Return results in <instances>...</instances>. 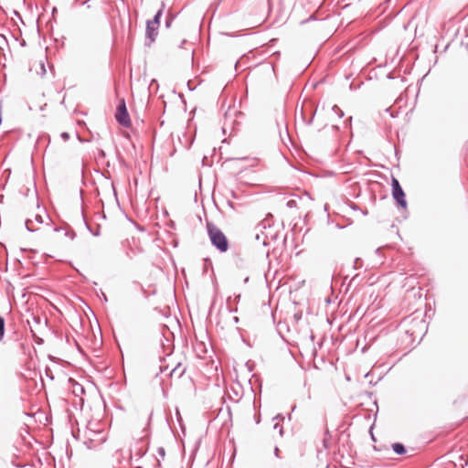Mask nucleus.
Listing matches in <instances>:
<instances>
[{
	"label": "nucleus",
	"instance_id": "obj_1",
	"mask_svg": "<svg viewBox=\"0 0 468 468\" xmlns=\"http://www.w3.org/2000/svg\"><path fill=\"white\" fill-rule=\"evenodd\" d=\"M207 231L212 246L219 252H226L229 250V244L226 235L214 223L207 222Z\"/></svg>",
	"mask_w": 468,
	"mask_h": 468
},
{
	"label": "nucleus",
	"instance_id": "obj_2",
	"mask_svg": "<svg viewBox=\"0 0 468 468\" xmlns=\"http://www.w3.org/2000/svg\"><path fill=\"white\" fill-rule=\"evenodd\" d=\"M115 119L120 125L125 128H129L132 125V121L126 107V102L123 98L119 100L115 112Z\"/></svg>",
	"mask_w": 468,
	"mask_h": 468
},
{
	"label": "nucleus",
	"instance_id": "obj_3",
	"mask_svg": "<svg viewBox=\"0 0 468 468\" xmlns=\"http://www.w3.org/2000/svg\"><path fill=\"white\" fill-rule=\"evenodd\" d=\"M391 194L398 207L406 209L407 200L405 192L401 187L399 180L394 176L391 178Z\"/></svg>",
	"mask_w": 468,
	"mask_h": 468
},
{
	"label": "nucleus",
	"instance_id": "obj_4",
	"mask_svg": "<svg viewBox=\"0 0 468 468\" xmlns=\"http://www.w3.org/2000/svg\"><path fill=\"white\" fill-rule=\"evenodd\" d=\"M267 227H271L270 223L267 221H262L256 227V234H255V239L259 242H261L263 246H268L269 243L267 242L268 235L264 232V229H266Z\"/></svg>",
	"mask_w": 468,
	"mask_h": 468
},
{
	"label": "nucleus",
	"instance_id": "obj_5",
	"mask_svg": "<svg viewBox=\"0 0 468 468\" xmlns=\"http://www.w3.org/2000/svg\"><path fill=\"white\" fill-rule=\"evenodd\" d=\"M158 27L159 26L153 25V23H146L145 37L147 41L145 42V46L150 47L152 43L154 42L158 35Z\"/></svg>",
	"mask_w": 468,
	"mask_h": 468
},
{
	"label": "nucleus",
	"instance_id": "obj_6",
	"mask_svg": "<svg viewBox=\"0 0 468 468\" xmlns=\"http://www.w3.org/2000/svg\"><path fill=\"white\" fill-rule=\"evenodd\" d=\"M34 324H31L36 331L38 330L40 327L47 328L48 327V319L46 317H41L39 315H33L32 316Z\"/></svg>",
	"mask_w": 468,
	"mask_h": 468
},
{
	"label": "nucleus",
	"instance_id": "obj_7",
	"mask_svg": "<svg viewBox=\"0 0 468 468\" xmlns=\"http://www.w3.org/2000/svg\"><path fill=\"white\" fill-rule=\"evenodd\" d=\"M164 9H165V3L162 2L161 8L155 13V15L154 16L153 20H148L146 23H153V25L159 26L160 25V19L162 17Z\"/></svg>",
	"mask_w": 468,
	"mask_h": 468
},
{
	"label": "nucleus",
	"instance_id": "obj_8",
	"mask_svg": "<svg viewBox=\"0 0 468 468\" xmlns=\"http://www.w3.org/2000/svg\"><path fill=\"white\" fill-rule=\"evenodd\" d=\"M393 452L398 455H403L407 452L405 445L401 442H394L391 445Z\"/></svg>",
	"mask_w": 468,
	"mask_h": 468
},
{
	"label": "nucleus",
	"instance_id": "obj_9",
	"mask_svg": "<svg viewBox=\"0 0 468 468\" xmlns=\"http://www.w3.org/2000/svg\"><path fill=\"white\" fill-rule=\"evenodd\" d=\"M61 230H65V236L66 237H69L70 239H75L76 233H75V231L72 229V228L70 226L68 225L66 229H63L61 227H56L54 229V231H56V232H59Z\"/></svg>",
	"mask_w": 468,
	"mask_h": 468
},
{
	"label": "nucleus",
	"instance_id": "obj_10",
	"mask_svg": "<svg viewBox=\"0 0 468 468\" xmlns=\"http://www.w3.org/2000/svg\"><path fill=\"white\" fill-rule=\"evenodd\" d=\"M27 323L29 324V328L32 333V336L34 338L35 343L37 345H42L44 343V340L37 335L36 329L31 325L30 322L27 321Z\"/></svg>",
	"mask_w": 468,
	"mask_h": 468
},
{
	"label": "nucleus",
	"instance_id": "obj_11",
	"mask_svg": "<svg viewBox=\"0 0 468 468\" xmlns=\"http://www.w3.org/2000/svg\"><path fill=\"white\" fill-rule=\"evenodd\" d=\"M82 217H84V214H83V213H82ZM84 218V222H85V226H86L87 229H88V230H89V231H90V232L94 237H98V236H100V234H101V230H100L101 227H100V225H98V226H97V229L93 230V229L90 228V224L85 220V218Z\"/></svg>",
	"mask_w": 468,
	"mask_h": 468
},
{
	"label": "nucleus",
	"instance_id": "obj_12",
	"mask_svg": "<svg viewBox=\"0 0 468 468\" xmlns=\"http://www.w3.org/2000/svg\"><path fill=\"white\" fill-rule=\"evenodd\" d=\"M401 341L402 342L409 341V343L412 345L414 342L413 332H410V330H406L404 333V335L401 336Z\"/></svg>",
	"mask_w": 468,
	"mask_h": 468
},
{
	"label": "nucleus",
	"instance_id": "obj_13",
	"mask_svg": "<svg viewBox=\"0 0 468 468\" xmlns=\"http://www.w3.org/2000/svg\"><path fill=\"white\" fill-rule=\"evenodd\" d=\"M195 348L198 352L199 356H202V354L205 355L207 353V348H206L204 343H202V342L197 344Z\"/></svg>",
	"mask_w": 468,
	"mask_h": 468
},
{
	"label": "nucleus",
	"instance_id": "obj_14",
	"mask_svg": "<svg viewBox=\"0 0 468 468\" xmlns=\"http://www.w3.org/2000/svg\"><path fill=\"white\" fill-rule=\"evenodd\" d=\"M362 281H363V278L360 277V274H356L350 280L349 286H351L353 284L356 285V286L359 285Z\"/></svg>",
	"mask_w": 468,
	"mask_h": 468
},
{
	"label": "nucleus",
	"instance_id": "obj_15",
	"mask_svg": "<svg viewBox=\"0 0 468 468\" xmlns=\"http://www.w3.org/2000/svg\"><path fill=\"white\" fill-rule=\"evenodd\" d=\"M5 319L3 316L0 315V341H2L5 336Z\"/></svg>",
	"mask_w": 468,
	"mask_h": 468
},
{
	"label": "nucleus",
	"instance_id": "obj_16",
	"mask_svg": "<svg viewBox=\"0 0 468 468\" xmlns=\"http://www.w3.org/2000/svg\"><path fill=\"white\" fill-rule=\"evenodd\" d=\"M332 111L338 116V118H342L345 115L344 112L337 105H334L332 107Z\"/></svg>",
	"mask_w": 468,
	"mask_h": 468
},
{
	"label": "nucleus",
	"instance_id": "obj_17",
	"mask_svg": "<svg viewBox=\"0 0 468 468\" xmlns=\"http://www.w3.org/2000/svg\"><path fill=\"white\" fill-rule=\"evenodd\" d=\"M32 223H33V220H32V219H29V218H27V219L25 221L26 229H27L29 232H35V231H36V229L32 227Z\"/></svg>",
	"mask_w": 468,
	"mask_h": 468
},
{
	"label": "nucleus",
	"instance_id": "obj_18",
	"mask_svg": "<svg viewBox=\"0 0 468 468\" xmlns=\"http://www.w3.org/2000/svg\"><path fill=\"white\" fill-rule=\"evenodd\" d=\"M363 266V261L360 258H356L355 261H354V265H353V268L355 270H357V269H360L362 268Z\"/></svg>",
	"mask_w": 468,
	"mask_h": 468
},
{
	"label": "nucleus",
	"instance_id": "obj_19",
	"mask_svg": "<svg viewBox=\"0 0 468 468\" xmlns=\"http://www.w3.org/2000/svg\"><path fill=\"white\" fill-rule=\"evenodd\" d=\"M45 375H46V377H47V378H48L50 380H54V375H53V373H52V371H51L50 367H48V366H47V367H46V368H45Z\"/></svg>",
	"mask_w": 468,
	"mask_h": 468
},
{
	"label": "nucleus",
	"instance_id": "obj_20",
	"mask_svg": "<svg viewBox=\"0 0 468 468\" xmlns=\"http://www.w3.org/2000/svg\"><path fill=\"white\" fill-rule=\"evenodd\" d=\"M106 157V153L102 149H98V154L96 155L97 160L104 159Z\"/></svg>",
	"mask_w": 468,
	"mask_h": 468
},
{
	"label": "nucleus",
	"instance_id": "obj_21",
	"mask_svg": "<svg viewBox=\"0 0 468 468\" xmlns=\"http://www.w3.org/2000/svg\"><path fill=\"white\" fill-rule=\"evenodd\" d=\"M286 207L288 208H293V207H297V201L294 200V199H290L287 201L286 203Z\"/></svg>",
	"mask_w": 468,
	"mask_h": 468
},
{
	"label": "nucleus",
	"instance_id": "obj_22",
	"mask_svg": "<svg viewBox=\"0 0 468 468\" xmlns=\"http://www.w3.org/2000/svg\"><path fill=\"white\" fill-rule=\"evenodd\" d=\"M173 20H174V16H166V18H165V27H170L171 25H172Z\"/></svg>",
	"mask_w": 468,
	"mask_h": 468
},
{
	"label": "nucleus",
	"instance_id": "obj_23",
	"mask_svg": "<svg viewBox=\"0 0 468 468\" xmlns=\"http://www.w3.org/2000/svg\"><path fill=\"white\" fill-rule=\"evenodd\" d=\"M60 137L63 139V141H68L70 135L68 132H63L61 133Z\"/></svg>",
	"mask_w": 468,
	"mask_h": 468
},
{
	"label": "nucleus",
	"instance_id": "obj_24",
	"mask_svg": "<svg viewBox=\"0 0 468 468\" xmlns=\"http://www.w3.org/2000/svg\"><path fill=\"white\" fill-rule=\"evenodd\" d=\"M348 206L353 210H360V207L354 202H349Z\"/></svg>",
	"mask_w": 468,
	"mask_h": 468
},
{
	"label": "nucleus",
	"instance_id": "obj_25",
	"mask_svg": "<svg viewBox=\"0 0 468 468\" xmlns=\"http://www.w3.org/2000/svg\"><path fill=\"white\" fill-rule=\"evenodd\" d=\"M35 220L39 224H42L44 222L43 217L39 214H37L35 216Z\"/></svg>",
	"mask_w": 468,
	"mask_h": 468
},
{
	"label": "nucleus",
	"instance_id": "obj_26",
	"mask_svg": "<svg viewBox=\"0 0 468 468\" xmlns=\"http://www.w3.org/2000/svg\"><path fill=\"white\" fill-rule=\"evenodd\" d=\"M157 452H158V454H159L160 456H162V457H165V448H164V447H159V448L157 449Z\"/></svg>",
	"mask_w": 468,
	"mask_h": 468
},
{
	"label": "nucleus",
	"instance_id": "obj_27",
	"mask_svg": "<svg viewBox=\"0 0 468 468\" xmlns=\"http://www.w3.org/2000/svg\"><path fill=\"white\" fill-rule=\"evenodd\" d=\"M101 299L103 301V302H108V298H107V295L105 294V292H102V290H101Z\"/></svg>",
	"mask_w": 468,
	"mask_h": 468
},
{
	"label": "nucleus",
	"instance_id": "obj_28",
	"mask_svg": "<svg viewBox=\"0 0 468 468\" xmlns=\"http://www.w3.org/2000/svg\"><path fill=\"white\" fill-rule=\"evenodd\" d=\"M372 430H373V425L370 427V429H369V432H370V436H371L372 441H376V438H375V436H374V434H373Z\"/></svg>",
	"mask_w": 468,
	"mask_h": 468
},
{
	"label": "nucleus",
	"instance_id": "obj_29",
	"mask_svg": "<svg viewBox=\"0 0 468 468\" xmlns=\"http://www.w3.org/2000/svg\"><path fill=\"white\" fill-rule=\"evenodd\" d=\"M279 453H280V450H279V448L276 446V447L274 448V455H275L277 458H280V454H279Z\"/></svg>",
	"mask_w": 468,
	"mask_h": 468
},
{
	"label": "nucleus",
	"instance_id": "obj_30",
	"mask_svg": "<svg viewBox=\"0 0 468 468\" xmlns=\"http://www.w3.org/2000/svg\"><path fill=\"white\" fill-rule=\"evenodd\" d=\"M273 428L280 429V434L282 435V432H283L282 427H280V425L278 423H276Z\"/></svg>",
	"mask_w": 468,
	"mask_h": 468
},
{
	"label": "nucleus",
	"instance_id": "obj_31",
	"mask_svg": "<svg viewBox=\"0 0 468 468\" xmlns=\"http://www.w3.org/2000/svg\"><path fill=\"white\" fill-rule=\"evenodd\" d=\"M315 112H313L310 120L307 122V124H311L313 122Z\"/></svg>",
	"mask_w": 468,
	"mask_h": 468
},
{
	"label": "nucleus",
	"instance_id": "obj_32",
	"mask_svg": "<svg viewBox=\"0 0 468 468\" xmlns=\"http://www.w3.org/2000/svg\"><path fill=\"white\" fill-rule=\"evenodd\" d=\"M309 20H315V17L314 16H310V17L307 20L302 21V24H303Z\"/></svg>",
	"mask_w": 468,
	"mask_h": 468
},
{
	"label": "nucleus",
	"instance_id": "obj_33",
	"mask_svg": "<svg viewBox=\"0 0 468 468\" xmlns=\"http://www.w3.org/2000/svg\"><path fill=\"white\" fill-rule=\"evenodd\" d=\"M360 211H361V213H362L364 216H367V215L368 214V211H367V208H365V209H361V208H360Z\"/></svg>",
	"mask_w": 468,
	"mask_h": 468
},
{
	"label": "nucleus",
	"instance_id": "obj_34",
	"mask_svg": "<svg viewBox=\"0 0 468 468\" xmlns=\"http://www.w3.org/2000/svg\"><path fill=\"white\" fill-rule=\"evenodd\" d=\"M187 87L190 90H194L195 88H192V85H191V80H188L187 81Z\"/></svg>",
	"mask_w": 468,
	"mask_h": 468
},
{
	"label": "nucleus",
	"instance_id": "obj_35",
	"mask_svg": "<svg viewBox=\"0 0 468 468\" xmlns=\"http://www.w3.org/2000/svg\"><path fill=\"white\" fill-rule=\"evenodd\" d=\"M179 367H180V364H178L175 368H173L172 371L170 372V374L172 375Z\"/></svg>",
	"mask_w": 468,
	"mask_h": 468
},
{
	"label": "nucleus",
	"instance_id": "obj_36",
	"mask_svg": "<svg viewBox=\"0 0 468 468\" xmlns=\"http://www.w3.org/2000/svg\"><path fill=\"white\" fill-rule=\"evenodd\" d=\"M41 69H42V73L45 74L46 73V69H45L44 64H41Z\"/></svg>",
	"mask_w": 468,
	"mask_h": 468
},
{
	"label": "nucleus",
	"instance_id": "obj_37",
	"mask_svg": "<svg viewBox=\"0 0 468 468\" xmlns=\"http://www.w3.org/2000/svg\"><path fill=\"white\" fill-rule=\"evenodd\" d=\"M275 419H280V420H283V417L281 415V414H278Z\"/></svg>",
	"mask_w": 468,
	"mask_h": 468
},
{
	"label": "nucleus",
	"instance_id": "obj_38",
	"mask_svg": "<svg viewBox=\"0 0 468 468\" xmlns=\"http://www.w3.org/2000/svg\"><path fill=\"white\" fill-rule=\"evenodd\" d=\"M48 358H49L51 361H54V360L56 359V358H55L53 356H51V355H48Z\"/></svg>",
	"mask_w": 468,
	"mask_h": 468
},
{
	"label": "nucleus",
	"instance_id": "obj_39",
	"mask_svg": "<svg viewBox=\"0 0 468 468\" xmlns=\"http://www.w3.org/2000/svg\"><path fill=\"white\" fill-rule=\"evenodd\" d=\"M165 370V368H163L162 367H160V371H159V373H163Z\"/></svg>",
	"mask_w": 468,
	"mask_h": 468
},
{
	"label": "nucleus",
	"instance_id": "obj_40",
	"mask_svg": "<svg viewBox=\"0 0 468 468\" xmlns=\"http://www.w3.org/2000/svg\"><path fill=\"white\" fill-rule=\"evenodd\" d=\"M233 319H234V321H235L236 323H238V322H239V318H238L237 316H235Z\"/></svg>",
	"mask_w": 468,
	"mask_h": 468
},
{
	"label": "nucleus",
	"instance_id": "obj_41",
	"mask_svg": "<svg viewBox=\"0 0 468 468\" xmlns=\"http://www.w3.org/2000/svg\"><path fill=\"white\" fill-rule=\"evenodd\" d=\"M352 117H349L346 122H351Z\"/></svg>",
	"mask_w": 468,
	"mask_h": 468
},
{
	"label": "nucleus",
	"instance_id": "obj_42",
	"mask_svg": "<svg viewBox=\"0 0 468 468\" xmlns=\"http://www.w3.org/2000/svg\"><path fill=\"white\" fill-rule=\"evenodd\" d=\"M249 281V277H246L244 282H247Z\"/></svg>",
	"mask_w": 468,
	"mask_h": 468
},
{
	"label": "nucleus",
	"instance_id": "obj_43",
	"mask_svg": "<svg viewBox=\"0 0 468 468\" xmlns=\"http://www.w3.org/2000/svg\"><path fill=\"white\" fill-rule=\"evenodd\" d=\"M325 468H329V466L327 465Z\"/></svg>",
	"mask_w": 468,
	"mask_h": 468
}]
</instances>
